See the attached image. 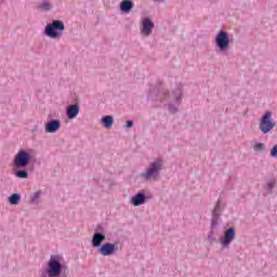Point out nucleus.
<instances>
[{"instance_id":"1","label":"nucleus","mask_w":277,"mask_h":277,"mask_svg":"<svg viewBox=\"0 0 277 277\" xmlns=\"http://www.w3.org/2000/svg\"><path fill=\"white\" fill-rule=\"evenodd\" d=\"M63 268L64 266H62L60 256L51 255L45 268V273L42 274V277H60Z\"/></svg>"},{"instance_id":"2","label":"nucleus","mask_w":277,"mask_h":277,"mask_svg":"<svg viewBox=\"0 0 277 277\" xmlns=\"http://www.w3.org/2000/svg\"><path fill=\"white\" fill-rule=\"evenodd\" d=\"M161 170H163V162L161 160H156L148 166L146 171L143 173V177L147 181H157Z\"/></svg>"},{"instance_id":"3","label":"nucleus","mask_w":277,"mask_h":277,"mask_svg":"<svg viewBox=\"0 0 277 277\" xmlns=\"http://www.w3.org/2000/svg\"><path fill=\"white\" fill-rule=\"evenodd\" d=\"M57 31H64V23L62 21H53L52 24H48L45 27V35L49 38H61L62 34Z\"/></svg>"},{"instance_id":"4","label":"nucleus","mask_w":277,"mask_h":277,"mask_svg":"<svg viewBox=\"0 0 277 277\" xmlns=\"http://www.w3.org/2000/svg\"><path fill=\"white\" fill-rule=\"evenodd\" d=\"M276 127V121L272 119V111H266L259 123V129L264 134L269 133V131H273V129Z\"/></svg>"},{"instance_id":"5","label":"nucleus","mask_w":277,"mask_h":277,"mask_svg":"<svg viewBox=\"0 0 277 277\" xmlns=\"http://www.w3.org/2000/svg\"><path fill=\"white\" fill-rule=\"evenodd\" d=\"M215 44L219 47L220 51H226L230 47V39L228 38V32L221 30L215 37Z\"/></svg>"},{"instance_id":"6","label":"nucleus","mask_w":277,"mask_h":277,"mask_svg":"<svg viewBox=\"0 0 277 277\" xmlns=\"http://www.w3.org/2000/svg\"><path fill=\"white\" fill-rule=\"evenodd\" d=\"M30 159L29 154L25 149H21L14 158V164L17 168H26V166H29Z\"/></svg>"},{"instance_id":"7","label":"nucleus","mask_w":277,"mask_h":277,"mask_svg":"<svg viewBox=\"0 0 277 277\" xmlns=\"http://www.w3.org/2000/svg\"><path fill=\"white\" fill-rule=\"evenodd\" d=\"M118 251V243L107 242L100 247L98 254L102 256H114Z\"/></svg>"},{"instance_id":"8","label":"nucleus","mask_w":277,"mask_h":277,"mask_svg":"<svg viewBox=\"0 0 277 277\" xmlns=\"http://www.w3.org/2000/svg\"><path fill=\"white\" fill-rule=\"evenodd\" d=\"M235 240V228L229 227L225 230L224 236L220 238V243L223 245L225 248L230 246V242Z\"/></svg>"},{"instance_id":"9","label":"nucleus","mask_w":277,"mask_h":277,"mask_svg":"<svg viewBox=\"0 0 277 277\" xmlns=\"http://www.w3.org/2000/svg\"><path fill=\"white\" fill-rule=\"evenodd\" d=\"M142 34L143 36H149L153 34V29H155V23H153V21H150V18H145L142 22Z\"/></svg>"},{"instance_id":"10","label":"nucleus","mask_w":277,"mask_h":277,"mask_svg":"<svg viewBox=\"0 0 277 277\" xmlns=\"http://www.w3.org/2000/svg\"><path fill=\"white\" fill-rule=\"evenodd\" d=\"M61 122L57 119L48 121L45 123V133H57L60 131Z\"/></svg>"},{"instance_id":"11","label":"nucleus","mask_w":277,"mask_h":277,"mask_svg":"<svg viewBox=\"0 0 277 277\" xmlns=\"http://www.w3.org/2000/svg\"><path fill=\"white\" fill-rule=\"evenodd\" d=\"M105 239H107L105 235H103L102 233H95L92 239L93 248H101V245L103 243V241H105Z\"/></svg>"},{"instance_id":"12","label":"nucleus","mask_w":277,"mask_h":277,"mask_svg":"<svg viewBox=\"0 0 277 277\" xmlns=\"http://www.w3.org/2000/svg\"><path fill=\"white\" fill-rule=\"evenodd\" d=\"M76 116H79V105L72 104L67 108V117L72 120Z\"/></svg>"},{"instance_id":"13","label":"nucleus","mask_w":277,"mask_h":277,"mask_svg":"<svg viewBox=\"0 0 277 277\" xmlns=\"http://www.w3.org/2000/svg\"><path fill=\"white\" fill-rule=\"evenodd\" d=\"M131 202L134 207H140V205H144V202H146V196L138 193L136 196L131 198Z\"/></svg>"},{"instance_id":"14","label":"nucleus","mask_w":277,"mask_h":277,"mask_svg":"<svg viewBox=\"0 0 277 277\" xmlns=\"http://www.w3.org/2000/svg\"><path fill=\"white\" fill-rule=\"evenodd\" d=\"M120 10H121V12L129 14V12H131L133 10V1L122 0L120 3Z\"/></svg>"},{"instance_id":"15","label":"nucleus","mask_w":277,"mask_h":277,"mask_svg":"<svg viewBox=\"0 0 277 277\" xmlns=\"http://www.w3.org/2000/svg\"><path fill=\"white\" fill-rule=\"evenodd\" d=\"M102 122H103L105 129H111V127H114V117L105 116L102 118Z\"/></svg>"},{"instance_id":"16","label":"nucleus","mask_w":277,"mask_h":277,"mask_svg":"<svg viewBox=\"0 0 277 277\" xmlns=\"http://www.w3.org/2000/svg\"><path fill=\"white\" fill-rule=\"evenodd\" d=\"M52 8H53V4H51L49 0H43L39 4V10H42L43 12H49V10H51Z\"/></svg>"},{"instance_id":"17","label":"nucleus","mask_w":277,"mask_h":277,"mask_svg":"<svg viewBox=\"0 0 277 277\" xmlns=\"http://www.w3.org/2000/svg\"><path fill=\"white\" fill-rule=\"evenodd\" d=\"M9 202L10 205H18L21 202V195L18 194H13L9 197Z\"/></svg>"},{"instance_id":"18","label":"nucleus","mask_w":277,"mask_h":277,"mask_svg":"<svg viewBox=\"0 0 277 277\" xmlns=\"http://www.w3.org/2000/svg\"><path fill=\"white\" fill-rule=\"evenodd\" d=\"M253 150H255V153H261V150H265V144L263 143H258L253 146Z\"/></svg>"},{"instance_id":"19","label":"nucleus","mask_w":277,"mask_h":277,"mask_svg":"<svg viewBox=\"0 0 277 277\" xmlns=\"http://www.w3.org/2000/svg\"><path fill=\"white\" fill-rule=\"evenodd\" d=\"M15 174L18 179H27V176H29V173H27V171H17Z\"/></svg>"},{"instance_id":"20","label":"nucleus","mask_w":277,"mask_h":277,"mask_svg":"<svg viewBox=\"0 0 277 277\" xmlns=\"http://www.w3.org/2000/svg\"><path fill=\"white\" fill-rule=\"evenodd\" d=\"M271 157H277V145H275L271 150Z\"/></svg>"},{"instance_id":"21","label":"nucleus","mask_w":277,"mask_h":277,"mask_svg":"<svg viewBox=\"0 0 277 277\" xmlns=\"http://www.w3.org/2000/svg\"><path fill=\"white\" fill-rule=\"evenodd\" d=\"M213 215H220V203H217L213 210Z\"/></svg>"},{"instance_id":"22","label":"nucleus","mask_w":277,"mask_h":277,"mask_svg":"<svg viewBox=\"0 0 277 277\" xmlns=\"http://www.w3.org/2000/svg\"><path fill=\"white\" fill-rule=\"evenodd\" d=\"M127 127H128V129H131V127H133V121L128 120L127 121Z\"/></svg>"},{"instance_id":"23","label":"nucleus","mask_w":277,"mask_h":277,"mask_svg":"<svg viewBox=\"0 0 277 277\" xmlns=\"http://www.w3.org/2000/svg\"><path fill=\"white\" fill-rule=\"evenodd\" d=\"M269 187H274V184H269Z\"/></svg>"}]
</instances>
